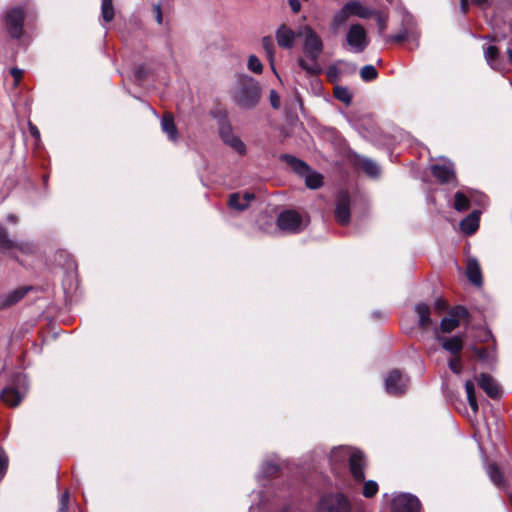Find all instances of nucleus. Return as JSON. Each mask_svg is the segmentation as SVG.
<instances>
[{"label": "nucleus", "mask_w": 512, "mask_h": 512, "mask_svg": "<svg viewBox=\"0 0 512 512\" xmlns=\"http://www.w3.org/2000/svg\"><path fill=\"white\" fill-rule=\"evenodd\" d=\"M15 240L11 239L8 235L7 229L0 225V252L9 254L11 257H16L14 254Z\"/></svg>", "instance_id": "28"}, {"label": "nucleus", "mask_w": 512, "mask_h": 512, "mask_svg": "<svg viewBox=\"0 0 512 512\" xmlns=\"http://www.w3.org/2000/svg\"><path fill=\"white\" fill-rule=\"evenodd\" d=\"M454 198L455 201L453 207L455 210L463 212L470 208V200L465 193L458 191L455 193Z\"/></svg>", "instance_id": "32"}, {"label": "nucleus", "mask_w": 512, "mask_h": 512, "mask_svg": "<svg viewBox=\"0 0 512 512\" xmlns=\"http://www.w3.org/2000/svg\"><path fill=\"white\" fill-rule=\"evenodd\" d=\"M29 130H30L31 135L35 139H39L40 138V132H39L38 128L34 124H32L31 122L29 123Z\"/></svg>", "instance_id": "50"}, {"label": "nucleus", "mask_w": 512, "mask_h": 512, "mask_svg": "<svg viewBox=\"0 0 512 512\" xmlns=\"http://www.w3.org/2000/svg\"><path fill=\"white\" fill-rule=\"evenodd\" d=\"M338 75V69L335 66H330L327 70V76L330 79L336 78Z\"/></svg>", "instance_id": "52"}, {"label": "nucleus", "mask_w": 512, "mask_h": 512, "mask_svg": "<svg viewBox=\"0 0 512 512\" xmlns=\"http://www.w3.org/2000/svg\"><path fill=\"white\" fill-rule=\"evenodd\" d=\"M307 224L308 218L295 210H285L277 217V226L286 233H299Z\"/></svg>", "instance_id": "7"}, {"label": "nucleus", "mask_w": 512, "mask_h": 512, "mask_svg": "<svg viewBox=\"0 0 512 512\" xmlns=\"http://www.w3.org/2000/svg\"><path fill=\"white\" fill-rule=\"evenodd\" d=\"M334 214L339 224L347 225L350 222V196L347 191L337 194Z\"/></svg>", "instance_id": "13"}, {"label": "nucleus", "mask_w": 512, "mask_h": 512, "mask_svg": "<svg viewBox=\"0 0 512 512\" xmlns=\"http://www.w3.org/2000/svg\"><path fill=\"white\" fill-rule=\"evenodd\" d=\"M254 198H255L254 194L250 193V192H245V193L236 192V193H232L229 196L228 206L231 209H234V210H237V211L241 212V211L246 210L249 207L250 202L252 200H254Z\"/></svg>", "instance_id": "16"}, {"label": "nucleus", "mask_w": 512, "mask_h": 512, "mask_svg": "<svg viewBox=\"0 0 512 512\" xmlns=\"http://www.w3.org/2000/svg\"><path fill=\"white\" fill-rule=\"evenodd\" d=\"M345 42L352 52L362 53L369 45L365 28L359 23L350 25L345 36Z\"/></svg>", "instance_id": "8"}, {"label": "nucleus", "mask_w": 512, "mask_h": 512, "mask_svg": "<svg viewBox=\"0 0 512 512\" xmlns=\"http://www.w3.org/2000/svg\"><path fill=\"white\" fill-rule=\"evenodd\" d=\"M16 250L22 254L30 255L36 252V246L32 242L15 241L14 252Z\"/></svg>", "instance_id": "38"}, {"label": "nucleus", "mask_w": 512, "mask_h": 512, "mask_svg": "<svg viewBox=\"0 0 512 512\" xmlns=\"http://www.w3.org/2000/svg\"><path fill=\"white\" fill-rule=\"evenodd\" d=\"M278 470H279L278 463H276L275 461H272V460H267V461H264L261 466L260 475L262 477H269V476L276 474Z\"/></svg>", "instance_id": "36"}, {"label": "nucleus", "mask_w": 512, "mask_h": 512, "mask_svg": "<svg viewBox=\"0 0 512 512\" xmlns=\"http://www.w3.org/2000/svg\"><path fill=\"white\" fill-rule=\"evenodd\" d=\"M262 46L267 54L272 71L277 75L276 68L274 65L275 46L273 43V39L270 36L263 37Z\"/></svg>", "instance_id": "30"}, {"label": "nucleus", "mask_w": 512, "mask_h": 512, "mask_svg": "<svg viewBox=\"0 0 512 512\" xmlns=\"http://www.w3.org/2000/svg\"><path fill=\"white\" fill-rule=\"evenodd\" d=\"M247 68L256 74H261L263 71V65L260 59L255 55H250L247 62Z\"/></svg>", "instance_id": "40"}, {"label": "nucleus", "mask_w": 512, "mask_h": 512, "mask_svg": "<svg viewBox=\"0 0 512 512\" xmlns=\"http://www.w3.org/2000/svg\"><path fill=\"white\" fill-rule=\"evenodd\" d=\"M24 18L25 12L21 7H14L6 12L4 23L12 38L19 39L22 36Z\"/></svg>", "instance_id": "10"}, {"label": "nucleus", "mask_w": 512, "mask_h": 512, "mask_svg": "<svg viewBox=\"0 0 512 512\" xmlns=\"http://www.w3.org/2000/svg\"><path fill=\"white\" fill-rule=\"evenodd\" d=\"M478 384L490 398L496 399L501 396L502 390L500 386L490 375L480 374Z\"/></svg>", "instance_id": "19"}, {"label": "nucleus", "mask_w": 512, "mask_h": 512, "mask_svg": "<svg viewBox=\"0 0 512 512\" xmlns=\"http://www.w3.org/2000/svg\"><path fill=\"white\" fill-rule=\"evenodd\" d=\"M435 339L441 344L444 350L453 355H457L463 348V341L460 336H453L450 338L441 336L438 331L435 333Z\"/></svg>", "instance_id": "23"}, {"label": "nucleus", "mask_w": 512, "mask_h": 512, "mask_svg": "<svg viewBox=\"0 0 512 512\" xmlns=\"http://www.w3.org/2000/svg\"><path fill=\"white\" fill-rule=\"evenodd\" d=\"M7 220H8L9 222H11V223H16V222L18 221V218H17V216H16V215H14V214H9V215L7 216Z\"/></svg>", "instance_id": "57"}, {"label": "nucleus", "mask_w": 512, "mask_h": 512, "mask_svg": "<svg viewBox=\"0 0 512 512\" xmlns=\"http://www.w3.org/2000/svg\"><path fill=\"white\" fill-rule=\"evenodd\" d=\"M493 40L496 41L498 45H489L484 50L486 61L492 69L505 74L510 70L509 67L506 68V65L510 66L512 64V38L506 41V53L508 55V62L506 64H502V61L499 58L502 38H500L498 34H495Z\"/></svg>", "instance_id": "6"}, {"label": "nucleus", "mask_w": 512, "mask_h": 512, "mask_svg": "<svg viewBox=\"0 0 512 512\" xmlns=\"http://www.w3.org/2000/svg\"><path fill=\"white\" fill-rule=\"evenodd\" d=\"M374 8L364 5L361 1L351 0L346 2L342 8L336 12L332 19L333 28L344 25L349 17L355 16L361 19L372 18Z\"/></svg>", "instance_id": "4"}, {"label": "nucleus", "mask_w": 512, "mask_h": 512, "mask_svg": "<svg viewBox=\"0 0 512 512\" xmlns=\"http://www.w3.org/2000/svg\"><path fill=\"white\" fill-rule=\"evenodd\" d=\"M466 276L475 286L479 287L483 283L480 264L475 257H468L466 260Z\"/></svg>", "instance_id": "22"}, {"label": "nucleus", "mask_w": 512, "mask_h": 512, "mask_svg": "<svg viewBox=\"0 0 512 512\" xmlns=\"http://www.w3.org/2000/svg\"><path fill=\"white\" fill-rule=\"evenodd\" d=\"M329 461L334 471L342 467L348 461L350 472L354 479L356 481L364 480L365 459L360 451L352 450L347 446H339L331 451Z\"/></svg>", "instance_id": "1"}, {"label": "nucleus", "mask_w": 512, "mask_h": 512, "mask_svg": "<svg viewBox=\"0 0 512 512\" xmlns=\"http://www.w3.org/2000/svg\"><path fill=\"white\" fill-rule=\"evenodd\" d=\"M350 509L348 499L341 493L324 495L318 505L319 512H349Z\"/></svg>", "instance_id": "9"}, {"label": "nucleus", "mask_w": 512, "mask_h": 512, "mask_svg": "<svg viewBox=\"0 0 512 512\" xmlns=\"http://www.w3.org/2000/svg\"><path fill=\"white\" fill-rule=\"evenodd\" d=\"M435 308L441 312V311H444L446 309V306H445V303L443 301L439 300V301H437L435 303Z\"/></svg>", "instance_id": "55"}, {"label": "nucleus", "mask_w": 512, "mask_h": 512, "mask_svg": "<svg viewBox=\"0 0 512 512\" xmlns=\"http://www.w3.org/2000/svg\"><path fill=\"white\" fill-rule=\"evenodd\" d=\"M353 163L356 168L361 169L369 177L376 178L380 175L379 165L370 158L356 155Z\"/></svg>", "instance_id": "17"}, {"label": "nucleus", "mask_w": 512, "mask_h": 512, "mask_svg": "<svg viewBox=\"0 0 512 512\" xmlns=\"http://www.w3.org/2000/svg\"><path fill=\"white\" fill-rule=\"evenodd\" d=\"M431 173L442 184L455 179V171L452 163L432 165Z\"/></svg>", "instance_id": "18"}, {"label": "nucleus", "mask_w": 512, "mask_h": 512, "mask_svg": "<svg viewBox=\"0 0 512 512\" xmlns=\"http://www.w3.org/2000/svg\"><path fill=\"white\" fill-rule=\"evenodd\" d=\"M460 6L463 13H466L468 11L469 2L468 0H460Z\"/></svg>", "instance_id": "53"}, {"label": "nucleus", "mask_w": 512, "mask_h": 512, "mask_svg": "<svg viewBox=\"0 0 512 512\" xmlns=\"http://www.w3.org/2000/svg\"><path fill=\"white\" fill-rule=\"evenodd\" d=\"M275 36L277 44L282 48H292L295 43V32L284 24L277 29Z\"/></svg>", "instance_id": "24"}, {"label": "nucleus", "mask_w": 512, "mask_h": 512, "mask_svg": "<svg viewBox=\"0 0 512 512\" xmlns=\"http://www.w3.org/2000/svg\"><path fill=\"white\" fill-rule=\"evenodd\" d=\"M480 211L474 210L460 222V228L466 235L474 234L479 228Z\"/></svg>", "instance_id": "26"}, {"label": "nucleus", "mask_w": 512, "mask_h": 512, "mask_svg": "<svg viewBox=\"0 0 512 512\" xmlns=\"http://www.w3.org/2000/svg\"><path fill=\"white\" fill-rule=\"evenodd\" d=\"M219 133L222 140L240 154H244L246 147L239 137L234 135L229 123L224 122L220 125Z\"/></svg>", "instance_id": "15"}, {"label": "nucleus", "mask_w": 512, "mask_h": 512, "mask_svg": "<svg viewBox=\"0 0 512 512\" xmlns=\"http://www.w3.org/2000/svg\"><path fill=\"white\" fill-rule=\"evenodd\" d=\"M409 378L398 369L391 370L384 380L385 390L391 395H401L408 388Z\"/></svg>", "instance_id": "11"}, {"label": "nucleus", "mask_w": 512, "mask_h": 512, "mask_svg": "<svg viewBox=\"0 0 512 512\" xmlns=\"http://www.w3.org/2000/svg\"><path fill=\"white\" fill-rule=\"evenodd\" d=\"M449 368L456 374H460L462 370V364L459 357L453 358L448 363Z\"/></svg>", "instance_id": "44"}, {"label": "nucleus", "mask_w": 512, "mask_h": 512, "mask_svg": "<svg viewBox=\"0 0 512 512\" xmlns=\"http://www.w3.org/2000/svg\"><path fill=\"white\" fill-rule=\"evenodd\" d=\"M147 72L143 65H140L135 70V78L139 81L146 78Z\"/></svg>", "instance_id": "46"}, {"label": "nucleus", "mask_w": 512, "mask_h": 512, "mask_svg": "<svg viewBox=\"0 0 512 512\" xmlns=\"http://www.w3.org/2000/svg\"><path fill=\"white\" fill-rule=\"evenodd\" d=\"M360 76L363 81L369 82L377 78L378 72L373 65H365L360 70Z\"/></svg>", "instance_id": "39"}, {"label": "nucleus", "mask_w": 512, "mask_h": 512, "mask_svg": "<svg viewBox=\"0 0 512 512\" xmlns=\"http://www.w3.org/2000/svg\"><path fill=\"white\" fill-rule=\"evenodd\" d=\"M261 97L259 83L248 75H240L233 91V101L243 109L254 108Z\"/></svg>", "instance_id": "3"}, {"label": "nucleus", "mask_w": 512, "mask_h": 512, "mask_svg": "<svg viewBox=\"0 0 512 512\" xmlns=\"http://www.w3.org/2000/svg\"><path fill=\"white\" fill-rule=\"evenodd\" d=\"M373 316H375V317L380 316V313L374 312Z\"/></svg>", "instance_id": "59"}, {"label": "nucleus", "mask_w": 512, "mask_h": 512, "mask_svg": "<svg viewBox=\"0 0 512 512\" xmlns=\"http://www.w3.org/2000/svg\"><path fill=\"white\" fill-rule=\"evenodd\" d=\"M70 500L69 492L66 490L60 498V506L58 512H68V504Z\"/></svg>", "instance_id": "43"}, {"label": "nucleus", "mask_w": 512, "mask_h": 512, "mask_svg": "<svg viewBox=\"0 0 512 512\" xmlns=\"http://www.w3.org/2000/svg\"><path fill=\"white\" fill-rule=\"evenodd\" d=\"M299 34L305 37L303 51L311 60V63H308L303 58H299L297 60L298 65L308 74H319L321 72V68L317 63V60L323 51V42L310 26H304Z\"/></svg>", "instance_id": "2"}, {"label": "nucleus", "mask_w": 512, "mask_h": 512, "mask_svg": "<svg viewBox=\"0 0 512 512\" xmlns=\"http://www.w3.org/2000/svg\"><path fill=\"white\" fill-rule=\"evenodd\" d=\"M474 355L481 360L482 362L490 363L492 358V351L486 348H478L476 346L472 347Z\"/></svg>", "instance_id": "41"}, {"label": "nucleus", "mask_w": 512, "mask_h": 512, "mask_svg": "<svg viewBox=\"0 0 512 512\" xmlns=\"http://www.w3.org/2000/svg\"><path fill=\"white\" fill-rule=\"evenodd\" d=\"M0 397L3 402L12 407H15L21 402L23 395L14 388L8 387L3 389Z\"/></svg>", "instance_id": "29"}, {"label": "nucleus", "mask_w": 512, "mask_h": 512, "mask_svg": "<svg viewBox=\"0 0 512 512\" xmlns=\"http://www.w3.org/2000/svg\"><path fill=\"white\" fill-rule=\"evenodd\" d=\"M467 314H468V312H467L466 308H464V307H457L456 308V315L458 317L465 316Z\"/></svg>", "instance_id": "54"}, {"label": "nucleus", "mask_w": 512, "mask_h": 512, "mask_svg": "<svg viewBox=\"0 0 512 512\" xmlns=\"http://www.w3.org/2000/svg\"><path fill=\"white\" fill-rule=\"evenodd\" d=\"M153 13L158 24H162V11L159 4L153 6Z\"/></svg>", "instance_id": "47"}, {"label": "nucleus", "mask_w": 512, "mask_h": 512, "mask_svg": "<svg viewBox=\"0 0 512 512\" xmlns=\"http://www.w3.org/2000/svg\"><path fill=\"white\" fill-rule=\"evenodd\" d=\"M459 326V319L455 317H444L440 323L442 333H450Z\"/></svg>", "instance_id": "35"}, {"label": "nucleus", "mask_w": 512, "mask_h": 512, "mask_svg": "<svg viewBox=\"0 0 512 512\" xmlns=\"http://www.w3.org/2000/svg\"><path fill=\"white\" fill-rule=\"evenodd\" d=\"M300 177L304 178L305 184L310 189H318L323 185V176L310 169V167L302 160L288 154L281 156Z\"/></svg>", "instance_id": "5"}, {"label": "nucleus", "mask_w": 512, "mask_h": 512, "mask_svg": "<svg viewBox=\"0 0 512 512\" xmlns=\"http://www.w3.org/2000/svg\"><path fill=\"white\" fill-rule=\"evenodd\" d=\"M11 74L14 77L15 81L18 82L20 80V78L22 77L23 71L18 68H12Z\"/></svg>", "instance_id": "51"}, {"label": "nucleus", "mask_w": 512, "mask_h": 512, "mask_svg": "<svg viewBox=\"0 0 512 512\" xmlns=\"http://www.w3.org/2000/svg\"><path fill=\"white\" fill-rule=\"evenodd\" d=\"M420 510V500L410 493H400L392 499V512H420Z\"/></svg>", "instance_id": "12"}, {"label": "nucleus", "mask_w": 512, "mask_h": 512, "mask_svg": "<svg viewBox=\"0 0 512 512\" xmlns=\"http://www.w3.org/2000/svg\"><path fill=\"white\" fill-rule=\"evenodd\" d=\"M161 129L172 142H177L179 138L178 130L171 113H165L161 118Z\"/></svg>", "instance_id": "25"}, {"label": "nucleus", "mask_w": 512, "mask_h": 512, "mask_svg": "<svg viewBox=\"0 0 512 512\" xmlns=\"http://www.w3.org/2000/svg\"><path fill=\"white\" fill-rule=\"evenodd\" d=\"M270 100H271V105L277 109L279 107V96L277 95L275 90H271Z\"/></svg>", "instance_id": "48"}, {"label": "nucleus", "mask_w": 512, "mask_h": 512, "mask_svg": "<svg viewBox=\"0 0 512 512\" xmlns=\"http://www.w3.org/2000/svg\"><path fill=\"white\" fill-rule=\"evenodd\" d=\"M374 13L375 14H373L372 18H375L376 20L379 35L383 36L387 29L388 14L377 9H374Z\"/></svg>", "instance_id": "33"}, {"label": "nucleus", "mask_w": 512, "mask_h": 512, "mask_svg": "<svg viewBox=\"0 0 512 512\" xmlns=\"http://www.w3.org/2000/svg\"><path fill=\"white\" fill-rule=\"evenodd\" d=\"M31 287H19L0 296V308L5 309L18 303L31 290Z\"/></svg>", "instance_id": "20"}, {"label": "nucleus", "mask_w": 512, "mask_h": 512, "mask_svg": "<svg viewBox=\"0 0 512 512\" xmlns=\"http://www.w3.org/2000/svg\"><path fill=\"white\" fill-rule=\"evenodd\" d=\"M278 512H290V506L289 505H285L280 511Z\"/></svg>", "instance_id": "58"}, {"label": "nucleus", "mask_w": 512, "mask_h": 512, "mask_svg": "<svg viewBox=\"0 0 512 512\" xmlns=\"http://www.w3.org/2000/svg\"><path fill=\"white\" fill-rule=\"evenodd\" d=\"M508 28H509L510 31L512 30V24L511 23L508 24Z\"/></svg>", "instance_id": "60"}, {"label": "nucleus", "mask_w": 512, "mask_h": 512, "mask_svg": "<svg viewBox=\"0 0 512 512\" xmlns=\"http://www.w3.org/2000/svg\"><path fill=\"white\" fill-rule=\"evenodd\" d=\"M472 2L478 6L484 7L488 4L489 0H472Z\"/></svg>", "instance_id": "56"}, {"label": "nucleus", "mask_w": 512, "mask_h": 512, "mask_svg": "<svg viewBox=\"0 0 512 512\" xmlns=\"http://www.w3.org/2000/svg\"><path fill=\"white\" fill-rule=\"evenodd\" d=\"M378 492V484L373 480L364 483L362 494L366 498H371Z\"/></svg>", "instance_id": "42"}, {"label": "nucleus", "mask_w": 512, "mask_h": 512, "mask_svg": "<svg viewBox=\"0 0 512 512\" xmlns=\"http://www.w3.org/2000/svg\"><path fill=\"white\" fill-rule=\"evenodd\" d=\"M289 5L294 13H298L301 9V3L299 0H289Z\"/></svg>", "instance_id": "49"}, {"label": "nucleus", "mask_w": 512, "mask_h": 512, "mask_svg": "<svg viewBox=\"0 0 512 512\" xmlns=\"http://www.w3.org/2000/svg\"><path fill=\"white\" fill-rule=\"evenodd\" d=\"M115 14L112 0H101V16L104 22L113 20Z\"/></svg>", "instance_id": "34"}, {"label": "nucleus", "mask_w": 512, "mask_h": 512, "mask_svg": "<svg viewBox=\"0 0 512 512\" xmlns=\"http://www.w3.org/2000/svg\"><path fill=\"white\" fill-rule=\"evenodd\" d=\"M487 474L492 481V483L499 489L507 492L510 499H512V493L509 492L508 486L504 479V474L502 469L496 463H490L487 466Z\"/></svg>", "instance_id": "21"}, {"label": "nucleus", "mask_w": 512, "mask_h": 512, "mask_svg": "<svg viewBox=\"0 0 512 512\" xmlns=\"http://www.w3.org/2000/svg\"><path fill=\"white\" fill-rule=\"evenodd\" d=\"M415 312L418 316V325L422 329H428L432 324L431 309L425 303H420L415 306Z\"/></svg>", "instance_id": "27"}, {"label": "nucleus", "mask_w": 512, "mask_h": 512, "mask_svg": "<svg viewBox=\"0 0 512 512\" xmlns=\"http://www.w3.org/2000/svg\"><path fill=\"white\" fill-rule=\"evenodd\" d=\"M465 390H466V394H467L468 403H469L472 411L474 412V414H476L478 412V403H477V399H476V395H475L474 383L470 380L466 381L465 382Z\"/></svg>", "instance_id": "31"}, {"label": "nucleus", "mask_w": 512, "mask_h": 512, "mask_svg": "<svg viewBox=\"0 0 512 512\" xmlns=\"http://www.w3.org/2000/svg\"><path fill=\"white\" fill-rule=\"evenodd\" d=\"M8 467V457L4 452H0V479L3 478V476L6 473Z\"/></svg>", "instance_id": "45"}, {"label": "nucleus", "mask_w": 512, "mask_h": 512, "mask_svg": "<svg viewBox=\"0 0 512 512\" xmlns=\"http://www.w3.org/2000/svg\"><path fill=\"white\" fill-rule=\"evenodd\" d=\"M414 20L411 14L406 12L402 19V28L396 34L384 36L385 43H402L413 35Z\"/></svg>", "instance_id": "14"}, {"label": "nucleus", "mask_w": 512, "mask_h": 512, "mask_svg": "<svg viewBox=\"0 0 512 512\" xmlns=\"http://www.w3.org/2000/svg\"><path fill=\"white\" fill-rule=\"evenodd\" d=\"M334 96L345 104H349L352 100V94L346 87L336 86L334 88Z\"/></svg>", "instance_id": "37"}]
</instances>
